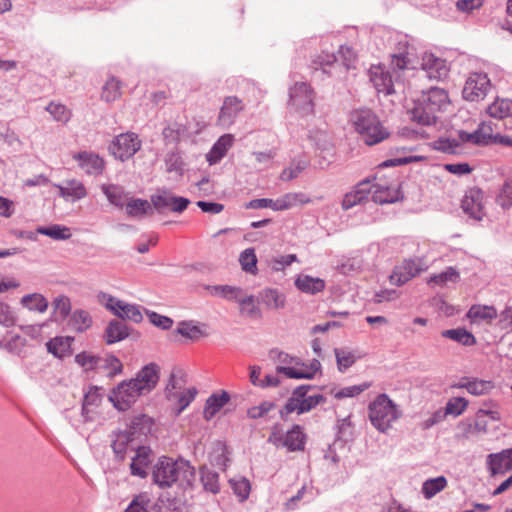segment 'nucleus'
Listing matches in <instances>:
<instances>
[{"mask_svg": "<svg viewBox=\"0 0 512 512\" xmlns=\"http://www.w3.org/2000/svg\"><path fill=\"white\" fill-rule=\"evenodd\" d=\"M73 159L76 160L80 168L89 175H99L104 169V160L97 154L91 152H79L74 154Z\"/></svg>", "mask_w": 512, "mask_h": 512, "instance_id": "nucleus-19", "label": "nucleus"}, {"mask_svg": "<svg viewBox=\"0 0 512 512\" xmlns=\"http://www.w3.org/2000/svg\"><path fill=\"white\" fill-rule=\"evenodd\" d=\"M269 359L274 363H277V366H299L300 359L297 357H293L288 353L279 350L278 348H273L269 351Z\"/></svg>", "mask_w": 512, "mask_h": 512, "instance_id": "nucleus-51", "label": "nucleus"}, {"mask_svg": "<svg viewBox=\"0 0 512 512\" xmlns=\"http://www.w3.org/2000/svg\"><path fill=\"white\" fill-rule=\"evenodd\" d=\"M229 400L230 396L226 391H222L220 394H212L206 401L204 417L207 420L212 419Z\"/></svg>", "mask_w": 512, "mask_h": 512, "instance_id": "nucleus-32", "label": "nucleus"}, {"mask_svg": "<svg viewBox=\"0 0 512 512\" xmlns=\"http://www.w3.org/2000/svg\"><path fill=\"white\" fill-rule=\"evenodd\" d=\"M372 190L370 194L372 195V200L378 204H388L393 203L398 200L399 192L394 187L389 186L386 183H371Z\"/></svg>", "mask_w": 512, "mask_h": 512, "instance_id": "nucleus-20", "label": "nucleus"}, {"mask_svg": "<svg viewBox=\"0 0 512 512\" xmlns=\"http://www.w3.org/2000/svg\"><path fill=\"white\" fill-rule=\"evenodd\" d=\"M241 268L246 273L255 275L257 273V257L253 248L245 249L239 256Z\"/></svg>", "mask_w": 512, "mask_h": 512, "instance_id": "nucleus-53", "label": "nucleus"}, {"mask_svg": "<svg viewBox=\"0 0 512 512\" xmlns=\"http://www.w3.org/2000/svg\"><path fill=\"white\" fill-rule=\"evenodd\" d=\"M493 388L494 384L492 381L472 378L468 385V392L475 396H481L488 394Z\"/></svg>", "mask_w": 512, "mask_h": 512, "instance_id": "nucleus-57", "label": "nucleus"}, {"mask_svg": "<svg viewBox=\"0 0 512 512\" xmlns=\"http://www.w3.org/2000/svg\"><path fill=\"white\" fill-rule=\"evenodd\" d=\"M461 426L465 436L484 434L487 432L488 423L485 419H482L476 414L474 422H462Z\"/></svg>", "mask_w": 512, "mask_h": 512, "instance_id": "nucleus-56", "label": "nucleus"}, {"mask_svg": "<svg viewBox=\"0 0 512 512\" xmlns=\"http://www.w3.org/2000/svg\"><path fill=\"white\" fill-rule=\"evenodd\" d=\"M101 191L104 193L108 201L116 207H124L129 199L127 192L120 185L102 184Z\"/></svg>", "mask_w": 512, "mask_h": 512, "instance_id": "nucleus-29", "label": "nucleus"}, {"mask_svg": "<svg viewBox=\"0 0 512 512\" xmlns=\"http://www.w3.org/2000/svg\"><path fill=\"white\" fill-rule=\"evenodd\" d=\"M165 166L167 172H174L177 175H182L184 170V162L182 161L180 154L176 152L167 154L165 158Z\"/></svg>", "mask_w": 512, "mask_h": 512, "instance_id": "nucleus-62", "label": "nucleus"}, {"mask_svg": "<svg viewBox=\"0 0 512 512\" xmlns=\"http://www.w3.org/2000/svg\"><path fill=\"white\" fill-rule=\"evenodd\" d=\"M234 142L232 134L222 135L207 153L206 159L210 165L218 163L228 152Z\"/></svg>", "mask_w": 512, "mask_h": 512, "instance_id": "nucleus-22", "label": "nucleus"}, {"mask_svg": "<svg viewBox=\"0 0 512 512\" xmlns=\"http://www.w3.org/2000/svg\"><path fill=\"white\" fill-rule=\"evenodd\" d=\"M141 148V141L134 133H123L115 137L110 145V151L115 158L125 161L131 158Z\"/></svg>", "mask_w": 512, "mask_h": 512, "instance_id": "nucleus-11", "label": "nucleus"}, {"mask_svg": "<svg viewBox=\"0 0 512 512\" xmlns=\"http://www.w3.org/2000/svg\"><path fill=\"white\" fill-rule=\"evenodd\" d=\"M206 289L213 296H220L229 301H237L239 296H241L242 289L240 287L230 286V285H212L207 286Z\"/></svg>", "mask_w": 512, "mask_h": 512, "instance_id": "nucleus-44", "label": "nucleus"}, {"mask_svg": "<svg viewBox=\"0 0 512 512\" xmlns=\"http://www.w3.org/2000/svg\"><path fill=\"white\" fill-rule=\"evenodd\" d=\"M55 186L59 190V195L66 200L77 201L87 196L85 186L76 179L67 180L65 184H57Z\"/></svg>", "mask_w": 512, "mask_h": 512, "instance_id": "nucleus-23", "label": "nucleus"}, {"mask_svg": "<svg viewBox=\"0 0 512 512\" xmlns=\"http://www.w3.org/2000/svg\"><path fill=\"white\" fill-rule=\"evenodd\" d=\"M175 195L167 189L159 190L157 194L151 197V202L155 209L160 210L171 206Z\"/></svg>", "mask_w": 512, "mask_h": 512, "instance_id": "nucleus-63", "label": "nucleus"}, {"mask_svg": "<svg viewBox=\"0 0 512 512\" xmlns=\"http://www.w3.org/2000/svg\"><path fill=\"white\" fill-rule=\"evenodd\" d=\"M421 271H423V267L419 261L405 260L390 276L391 283L398 286L403 285L417 276Z\"/></svg>", "mask_w": 512, "mask_h": 512, "instance_id": "nucleus-17", "label": "nucleus"}, {"mask_svg": "<svg viewBox=\"0 0 512 512\" xmlns=\"http://www.w3.org/2000/svg\"><path fill=\"white\" fill-rule=\"evenodd\" d=\"M310 202V197L302 192L286 193L280 198L276 199L275 211L288 210L297 205H304Z\"/></svg>", "mask_w": 512, "mask_h": 512, "instance_id": "nucleus-25", "label": "nucleus"}, {"mask_svg": "<svg viewBox=\"0 0 512 512\" xmlns=\"http://www.w3.org/2000/svg\"><path fill=\"white\" fill-rule=\"evenodd\" d=\"M74 341L72 337H55L46 343L47 350L55 357L64 358L71 354V344Z\"/></svg>", "mask_w": 512, "mask_h": 512, "instance_id": "nucleus-30", "label": "nucleus"}, {"mask_svg": "<svg viewBox=\"0 0 512 512\" xmlns=\"http://www.w3.org/2000/svg\"><path fill=\"white\" fill-rule=\"evenodd\" d=\"M124 512H154L150 494L143 492L135 496Z\"/></svg>", "mask_w": 512, "mask_h": 512, "instance_id": "nucleus-40", "label": "nucleus"}, {"mask_svg": "<svg viewBox=\"0 0 512 512\" xmlns=\"http://www.w3.org/2000/svg\"><path fill=\"white\" fill-rule=\"evenodd\" d=\"M295 286L303 293L316 294L325 288V281L318 277L301 274L296 278Z\"/></svg>", "mask_w": 512, "mask_h": 512, "instance_id": "nucleus-28", "label": "nucleus"}, {"mask_svg": "<svg viewBox=\"0 0 512 512\" xmlns=\"http://www.w3.org/2000/svg\"><path fill=\"white\" fill-rule=\"evenodd\" d=\"M195 478V469L184 459L173 460L163 456L152 469V480L161 488L170 487L177 481L190 485Z\"/></svg>", "mask_w": 512, "mask_h": 512, "instance_id": "nucleus-3", "label": "nucleus"}, {"mask_svg": "<svg viewBox=\"0 0 512 512\" xmlns=\"http://www.w3.org/2000/svg\"><path fill=\"white\" fill-rule=\"evenodd\" d=\"M458 279V271L453 267H448L445 271L431 276L428 282L436 285H444L448 282H456Z\"/></svg>", "mask_w": 512, "mask_h": 512, "instance_id": "nucleus-60", "label": "nucleus"}, {"mask_svg": "<svg viewBox=\"0 0 512 512\" xmlns=\"http://www.w3.org/2000/svg\"><path fill=\"white\" fill-rule=\"evenodd\" d=\"M487 465L492 475L503 473L505 470H509L508 457L506 449L499 453L489 454L487 457Z\"/></svg>", "mask_w": 512, "mask_h": 512, "instance_id": "nucleus-42", "label": "nucleus"}, {"mask_svg": "<svg viewBox=\"0 0 512 512\" xmlns=\"http://www.w3.org/2000/svg\"><path fill=\"white\" fill-rule=\"evenodd\" d=\"M231 488L234 493L239 497L240 501H244L248 498L250 493V482L243 477L235 478L230 480Z\"/></svg>", "mask_w": 512, "mask_h": 512, "instance_id": "nucleus-59", "label": "nucleus"}, {"mask_svg": "<svg viewBox=\"0 0 512 512\" xmlns=\"http://www.w3.org/2000/svg\"><path fill=\"white\" fill-rule=\"evenodd\" d=\"M151 450L145 446L137 447L135 456L132 458L130 464L131 474L141 478L147 476V467L150 463Z\"/></svg>", "mask_w": 512, "mask_h": 512, "instance_id": "nucleus-21", "label": "nucleus"}, {"mask_svg": "<svg viewBox=\"0 0 512 512\" xmlns=\"http://www.w3.org/2000/svg\"><path fill=\"white\" fill-rule=\"evenodd\" d=\"M159 371L157 364H147L136 374L135 378L123 381L114 388L109 400L116 409L127 410L140 396L149 394L156 387L159 381Z\"/></svg>", "mask_w": 512, "mask_h": 512, "instance_id": "nucleus-1", "label": "nucleus"}, {"mask_svg": "<svg viewBox=\"0 0 512 512\" xmlns=\"http://www.w3.org/2000/svg\"><path fill=\"white\" fill-rule=\"evenodd\" d=\"M462 209L475 220H481L484 216L483 194L479 189L469 190L463 200Z\"/></svg>", "mask_w": 512, "mask_h": 512, "instance_id": "nucleus-16", "label": "nucleus"}, {"mask_svg": "<svg viewBox=\"0 0 512 512\" xmlns=\"http://www.w3.org/2000/svg\"><path fill=\"white\" fill-rule=\"evenodd\" d=\"M245 105L241 99L236 96H228L224 99L217 118V124L222 128L232 126L239 114L244 110Z\"/></svg>", "mask_w": 512, "mask_h": 512, "instance_id": "nucleus-13", "label": "nucleus"}, {"mask_svg": "<svg viewBox=\"0 0 512 512\" xmlns=\"http://www.w3.org/2000/svg\"><path fill=\"white\" fill-rule=\"evenodd\" d=\"M447 484V479L444 476L430 478L423 482L421 491L425 499L429 500L443 491L447 487Z\"/></svg>", "mask_w": 512, "mask_h": 512, "instance_id": "nucleus-39", "label": "nucleus"}, {"mask_svg": "<svg viewBox=\"0 0 512 512\" xmlns=\"http://www.w3.org/2000/svg\"><path fill=\"white\" fill-rule=\"evenodd\" d=\"M71 325L77 332H83L92 325V318L85 310H75L70 319Z\"/></svg>", "mask_w": 512, "mask_h": 512, "instance_id": "nucleus-54", "label": "nucleus"}, {"mask_svg": "<svg viewBox=\"0 0 512 512\" xmlns=\"http://www.w3.org/2000/svg\"><path fill=\"white\" fill-rule=\"evenodd\" d=\"M320 370L321 363L317 359H313L309 364L300 360L299 366H276L277 373L293 379H312Z\"/></svg>", "mask_w": 512, "mask_h": 512, "instance_id": "nucleus-14", "label": "nucleus"}, {"mask_svg": "<svg viewBox=\"0 0 512 512\" xmlns=\"http://www.w3.org/2000/svg\"><path fill=\"white\" fill-rule=\"evenodd\" d=\"M154 512H187L185 505L177 499H162L153 501Z\"/></svg>", "mask_w": 512, "mask_h": 512, "instance_id": "nucleus-49", "label": "nucleus"}, {"mask_svg": "<svg viewBox=\"0 0 512 512\" xmlns=\"http://www.w3.org/2000/svg\"><path fill=\"white\" fill-rule=\"evenodd\" d=\"M20 303L28 310L37 311L39 313H44L48 309L49 305L47 299L40 293L24 295L21 298Z\"/></svg>", "mask_w": 512, "mask_h": 512, "instance_id": "nucleus-38", "label": "nucleus"}, {"mask_svg": "<svg viewBox=\"0 0 512 512\" xmlns=\"http://www.w3.org/2000/svg\"><path fill=\"white\" fill-rule=\"evenodd\" d=\"M467 317L472 322L485 321L490 322L497 317V310L493 306L486 305H473L468 313Z\"/></svg>", "mask_w": 512, "mask_h": 512, "instance_id": "nucleus-36", "label": "nucleus"}, {"mask_svg": "<svg viewBox=\"0 0 512 512\" xmlns=\"http://www.w3.org/2000/svg\"><path fill=\"white\" fill-rule=\"evenodd\" d=\"M197 395L195 387L185 388L182 379H177L174 374L170 376L166 386V398L176 408V414L182 413Z\"/></svg>", "mask_w": 512, "mask_h": 512, "instance_id": "nucleus-8", "label": "nucleus"}, {"mask_svg": "<svg viewBox=\"0 0 512 512\" xmlns=\"http://www.w3.org/2000/svg\"><path fill=\"white\" fill-rule=\"evenodd\" d=\"M400 417V411L386 394H380L369 404V418L372 425L380 432L387 431L391 424Z\"/></svg>", "mask_w": 512, "mask_h": 512, "instance_id": "nucleus-6", "label": "nucleus"}, {"mask_svg": "<svg viewBox=\"0 0 512 512\" xmlns=\"http://www.w3.org/2000/svg\"><path fill=\"white\" fill-rule=\"evenodd\" d=\"M133 441L134 439L131 437L130 433L126 431L117 432L111 445L116 456L123 459L127 449Z\"/></svg>", "mask_w": 512, "mask_h": 512, "instance_id": "nucleus-46", "label": "nucleus"}, {"mask_svg": "<svg viewBox=\"0 0 512 512\" xmlns=\"http://www.w3.org/2000/svg\"><path fill=\"white\" fill-rule=\"evenodd\" d=\"M466 143L485 145L478 130L469 133L458 131L457 137L439 138L434 142V148L448 154H460L463 152V145Z\"/></svg>", "mask_w": 512, "mask_h": 512, "instance_id": "nucleus-10", "label": "nucleus"}, {"mask_svg": "<svg viewBox=\"0 0 512 512\" xmlns=\"http://www.w3.org/2000/svg\"><path fill=\"white\" fill-rule=\"evenodd\" d=\"M121 96V82L115 77H110L102 88L101 99L105 102H113Z\"/></svg>", "mask_w": 512, "mask_h": 512, "instance_id": "nucleus-48", "label": "nucleus"}, {"mask_svg": "<svg viewBox=\"0 0 512 512\" xmlns=\"http://www.w3.org/2000/svg\"><path fill=\"white\" fill-rule=\"evenodd\" d=\"M310 389H312L311 385H301L294 389L291 397L287 400L285 406L280 411L281 417H285L286 415L291 414L293 412L301 414V397H304L305 394H307Z\"/></svg>", "mask_w": 512, "mask_h": 512, "instance_id": "nucleus-26", "label": "nucleus"}, {"mask_svg": "<svg viewBox=\"0 0 512 512\" xmlns=\"http://www.w3.org/2000/svg\"><path fill=\"white\" fill-rule=\"evenodd\" d=\"M16 320L17 317L10 305L0 301V325L9 328L16 324Z\"/></svg>", "mask_w": 512, "mask_h": 512, "instance_id": "nucleus-64", "label": "nucleus"}, {"mask_svg": "<svg viewBox=\"0 0 512 512\" xmlns=\"http://www.w3.org/2000/svg\"><path fill=\"white\" fill-rule=\"evenodd\" d=\"M152 426V419L147 415L140 414L130 420L129 427L126 432L130 433L131 437L135 439L136 436L146 435L150 432Z\"/></svg>", "mask_w": 512, "mask_h": 512, "instance_id": "nucleus-34", "label": "nucleus"}, {"mask_svg": "<svg viewBox=\"0 0 512 512\" xmlns=\"http://www.w3.org/2000/svg\"><path fill=\"white\" fill-rule=\"evenodd\" d=\"M338 58L334 54L322 53L317 56L314 63L316 65L315 69H321L323 73H327L332 75L331 68L334 67Z\"/></svg>", "mask_w": 512, "mask_h": 512, "instance_id": "nucleus-61", "label": "nucleus"}, {"mask_svg": "<svg viewBox=\"0 0 512 512\" xmlns=\"http://www.w3.org/2000/svg\"><path fill=\"white\" fill-rule=\"evenodd\" d=\"M441 335L465 346H472L476 343L474 335L464 328L444 330Z\"/></svg>", "mask_w": 512, "mask_h": 512, "instance_id": "nucleus-41", "label": "nucleus"}, {"mask_svg": "<svg viewBox=\"0 0 512 512\" xmlns=\"http://www.w3.org/2000/svg\"><path fill=\"white\" fill-rule=\"evenodd\" d=\"M334 354L336 357L337 367L340 372H344L350 368L359 358L354 352L344 348H335Z\"/></svg>", "mask_w": 512, "mask_h": 512, "instance_id": "nucleus-50", "label": "nucleus"}, {"mask_svg": "<svg viewBox=\"0 0 512 512\" xmlns=\"http://www.w3.org/2000/svg\"><path fill=\"white\" fill-rule=\"evenodd\" d=\"M314 94L306 82H297L289 90V107L301 115L314 111Z\"/></svg>", "mask_w": 512, "mask_h": 512, "instance_id": "nucleus-9", "label": "nucleus"}, {"mask_svg": "<svg viewBox=\"0 0 512 512\" xmlns=\"http://www.w3.org/2000/svg\"><path fill=\"white\" fill-rule=\"evenodd\" d=\"M408 67L407 57L403 54L394 55L391 61V69L395 76L382 66H372L369 70L370 81L373 83L378 92L384 94H392L395 92L394 86L398 83V71H402Z\"/></svg>", "mask_w": 512, "mask_h": 512, "instance_id": "nucleus-5", "label": "nucleus"}, {"mask_svg": "<svg viewBox=\"0 0 512 512\" xmlns=\"http://www.w3.org/2000/svg\"><path fill=\"white\" fill-rule=\"evenodd\" d=\"M201 483L205 491L217 494L220 491L219 475L217 472L202 467L200 469Z\"/></svg>", "mask_w": 512, "mask_h": 512, "instance_id": "nucleus-43", "label": "nucleus"}, {"mask_svg": "<svg viewBox=\"0 0 512 512\" xmlns=\"http://www.w3.org/2000/svg\"><path fill=\"white\" fill-rule=\"evenodd\" d=\"M45 110L52 116V118L59 123L66 124L72 117V111L64 104L57 102H50Z\"/></svg>", "mask_w": 512, "mask_h": 512, "instance_id": "nucleus-45", "label": "nucleus"}, {"mask_svg": "<svg viewBox=\"0 0 512 512\" xmlns=\"http://www.w3.org/2000/svg\"><path fill=\"white\" fill-rule=\"evenodd\" d=\"M372 190L370 180H364L358 183L355 188L345 194L341 206L343 210H349L358 204H362L368 199V195Z\"/></svg>", "mask_w": 512, "mask_h": 512, "instance_id": "nucleus-18", "label": "nucleus"}, {"mask_svg": "<svg viewBox=\"0 0 512 512\" xmlns=\"http://www.w3.org/2000/svg\"><path fill=\"white\" fill-rule=\"evenodd\" d=\"M487 114L494 119L502 120L512 115V100L497 98L486 108Z\"/></svg>", "mask_w": 512, "mask_h": 512, "instance_id": "nucleus-31", "label": "nucleus"}, {"mask_svg": "<svg viewBox=\"0 0 512 512\" xmlns=\"http://www.w3.org/2000/svg\"><path fill=\"white\" fill-rule=\"evenodd\" d=\"M36 233L52 238L53 240H67L71 237L70 229L66 226L54 224L48 227H38Z\"/></svg>", "mask_w": 512, "mask_h": 512, "instance_id": "nucleus-47", "label": "nucleus"}, {"mask_svg": "<svg viewBox=\"0 0 512 512\" xmlns=\"http://www.w3.org/2000/svg\"><path fill=\"white\" fill-rule=\"evenodd\" d=\"M468 406V401L463 397H454L450 399L445 409L443 410L445 415L459 416L461 415Z\"/></svg>", "mask_w": 512, "mask_h": 512, "instance_id": "nucleus-58", "label": "nucleus"}, {"mask_svg": "<svg viewBox=\"0 0 512 512\" xmlns=\"http://www.w3.org/2000/svg\"><path fill=\"white\" fill-rule=\"evenodd\" d=\"M128 327L119 320H112L105 331L107 344H113L125 339L128 336Z\"/></svg>", "mask_w": 512, "mask_h": 512, "instance_id": "nucleus-35", "label": "nucleus"}, {"mask_svg": "<svg viewBox=\"0 0 512 512\" xmlns=\"http://www.w3.org/2000/svg\"><path fill=\"white\" fill-rule=\"evenodd\" d=\"M490 89V80L486 74L473 73L467 79L463 88V97L468 101L483 99Z\"/></svg>", "mask_w": 512, "mask_h": 512, "instance_id": "nucleus-12", "label": "nucleus"}, {"mask_svg": "<svg viewBox=\"0 0 512 512\" xmlns=\"http://www.w3.org/2000/svg\"><path fill=\"white\" fill-rule=\"evenodd\" d=\"M451 102L448 93L438 87L423 91L411 111L413 120L422 125H432L440 113L445 112Z\"/></svg>", "mask_w": 512, "mask_h": 512, "instance_id": "nucleus-2", "label": "nucleus"}, {"mask_svg": "<svg viewBox=\"0 0 512 512\" xmlns=\"http://www.w3.org/2000/svg\"><path fill=\"white\" fill-rule=\"evenodd\" d=\"M239 304L240 314L249 317L256 318L260 317V309L255 303V297L253 295H245L243 290L241 296L236 301Z\"/></svg>", "mask_w": 512, "mask_h": 512, "instance_id": "nucleus-37", "label": "nucleus"}, {"mask_svg": "<svg viewBox=\"0 0 512 512\" xmlns=\"http://www.w3.org/2000/svg\"><path fill=\"white\" fill-rule=\"evenodd\" d=\"M124 206L126 214L133 218L142 219L144 216L153 213L151 204L140 198H129Z\"/></svg>", "mask_w": 512, "mask_h": 512, "instance_id": "nucleus-27", "label": "nucleus"}, {"mask_svg": "<svg viewBox=\"0 0 512 512\" xmlns=\"http://www.w3.org/2000/svg\"><path fill=\"white\" fill-rule=\"evenodd\" d=\"M305 435L299 425L293 426V428L285 433L283 440V447H286L289 451H301L304 449Z\"/></svg>", "mask_w": 512, "mask_h": 512, "instance_id": "nucleus-33", "label": "nucleus"}, {"mask_svg": "<svg viewBox=\"0 0 512 512\" xmlns=\"http://www.w3.org/2000/svg\"><path fill=\"white\" fill-rule=\"evenodd\" d=\"M176 331L181 336L188 338L190 340H197L200 337L204 336V332L201 330V327L195 324L193 321L180 322L178 324Z\"/></svg>", "mask_w": 512, "mask_h": 512, "instance_id": "nucleus-52", "label": "nucleus"}, {"mask_svg": "<svg viewBox=\"0 0 512 512\" xmlns=\"http://www.w3.org/2000/svg\"><path fill=\"white\" fill-rule=\"evenodd\" d=\"M449 69L446 61L431 53H425L422 57V73L429 79L440 80L448 75Z\"/></svg>", "mask_w": 512, "mask_h": 512, "instance_id": "nucleus-15", "label": "nucleus"}, {"mask_svg": "<svg viewBox=\"0 0 512 512\" xmlns=\"http://www.w3.org/2000/svg\"><path fill=\"white\" fill-rule=\"evenodd\" d=\"M97 298L101 305L123 320L134 323H140L143 320L140 307L136 304L126 303L105 292H100Z\"/></svg>", "mask_w": 512, "mask_h": 512, "instance_id": "nucleus-7", "label": "nucleus"}, {"mask_svg": "<svg viewBox=\"0 0 512 512\" xmlns=\"http://www.w3.org/2000/svg\"><path fill=\"white\" fill-rule=\"evenodd\" d=\"M350 121L354 130L365 144L376 145L389 136L388 130L382 125L378 116L370 109H358L351 113Z\"/></svg>", "mask_w": 512, "mask_h": 512, "instance_id": "nucleus-4", "label": "nucleus"}, {"mask_svg": "<svg viewBox=\"0 0 512 512\" xmlns=\"http://www.w3.org/2000/svg\"><path fill=\"white\" fill-rule=\"evenodd\" d=\"M496 202L503 209L512 207V177H508L496 197Z\"/></svg>", "mask_w": 512, "mask_h": 512, "instance_id": "nucleus-55", "label": "nucleus"}, {"mask_svg": "<svg viewBox=\"0 0 512 512\" xmlns=\"http://www.w3.org/2000/svg\"><path fill=\"white\" fill-rule=\"evenodd\" d=\"M258 299L267 309L271 310L282 309L286 304L285 295L272 288H266L259 292Z\"/></svg>", "mask_w": 512, "mask_h": 512, "instance_id": "nucleus-24", "label": "nucleus"}]
</instances>
